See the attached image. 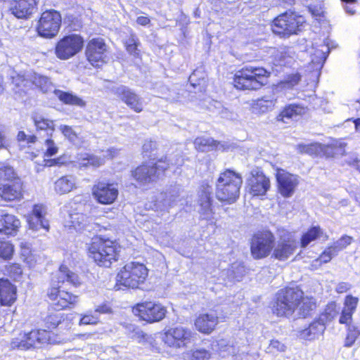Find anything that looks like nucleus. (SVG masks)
Listing matches in <instances>:
<instances>
[{
	"mask_svg": "<svg viewBox=\"0 0 360 360\" xmlns=\"http://www.w3.org/2000/svg\"><path fill=\"white\" fill-rule=\"evenodd\" d=\"M65 282L74 286L80 284L78 276L66 266L61 265L58 271L53 274L50 288L47 290V296L57 311L49 312L44 319L45 325L49 329L56 328L63 319L64 314L58 311L74 305L77 302V296L60 290V284Z\"/></svg>",
	"mask_w": 360,
	"mask_h": 360,
	"instance_id": "nucleus-1",
	"label": "nucleus"
},
{
	"mask_svg": "<svg viewBox=\"0 0 360 360\" xmlns=\"http://www.w3.org/2000/svg\"><path fill=\"white\" fill-rule=\"evenodd\" d=\"M269 75L263 68L248 65L236 72L233 85L240 90H257L266 84Z\"/></svg>",
	"mask_w": 360,
	"mask_h": 360,
	"instance_id": "nucleus-2",
	"label": "nucleus"
},
{
	"mask_svg": "<svg viewBox=\"0 0 360 360\" xmlns=\"http://www.w3.org/2000/svg\"><path fill=\"white\" fill-rule=\"evenodd\" d=\"M243 179L240 174L227 169L222 172L216 184V196L220 201L233 203L238 198Z\"/></svg>",
	"mask_w": 360,
	"mask_h": 360,
	"instance_id": "nucleus-3",
	"label": "nucleus"
},
{
	"mask_svg": "<svg viewBox=\"0 0 360 360\" xmlns=\"http://www.w3.org/2000/svg\"><path fill=\"white\" fill-rule=\"evenodd\" d=\"M89 256L95 262L104 267H110L117 259V248L115 243L109 239L96 237L89 248Z\"/></svg>",
	"mask_w": 360,
	"mask_h": 360,
	"instance_id": "nucleus-4",
	"label": "nucleus"
},
{
	"mask_svg": "<svg viewBox=\"0 0 360 360\" xmlns=\"http://www.w3.org/2000/svg\"><path fill=\"white\" fill-rule=\"evenodd\" d=\"M302 290L295 288L280 290L272 303L274 314L279 317H289L296 310V306L301 298Z\"/></svg>",
	"mask_w": 360,
	"mask_h": 360,
	"instance_id": "nucleus-5",
	"label": "nucleus"
},
{
	"mask_svg": "<svg viewBox=\"0 0 360 360\" xmlns=\"http://www.w3.org/2000/svg\"><path fill=\"white\" fill-rule=\"evenodd\" d=\"M51 333L46 330H32L23 332L12 339L10 347L13 349L27 350L42 347L51 343Z\"/></svg>",
	"mask_w": 360,
	"mask_h": 360,
	"instance_id": "nucleus-6",
	"label": "nucleus"
},
{
	"mask_svg": "<svg viewBox=\"0 0 360 360\" xmlns=\"http://www.w3.org/2000/svg\"><path fill=\"white\" fill-rule=\"evenodd\" d=\"M148 276V269L143 264L137 262H130L125 264L116 276L118 285L131 288H137L143 283Z\"/></svg>",
	"mask_w": 360,
	"mask_h": 360,
	"instance_id": "nucleus-7",
	"label": "nucleus"
},
{
	"mask_svg": "<svg viewBox=\"0 0 360 360\" xmlns=\"http://www.w3.org/2000/svg\"><path fill=\"white\" fill-rule=\"evenodd\" d=\"M302 16L292 12H285L274 19L272 31L277 35L285 37L301 31L304 24Z\"/></svg>",
	"mask_w": 360,
	"mask_h": 360,
	"instance_id": "nucleus-8",
	"label": "nucleus"
},
{
	"mask_svg": "<svg viewBox=\"0 0 360 360\" xmlns=\"http://www.w3.org/2000/svg\"><path fill=\"white\" fill-rule=\"evenodd\" d=\"M174 163L167 158L156 162H150L138 167L132 172V176L141 184H146L155 181L169 165ZM174 164H177L175 162Z\"/></svg>",
	"mask_w": 360,
	"mask_h": 360,
	"instance_id": "nucleus-9",
	"label": "nucleus"
},
{
	"mask_svg": "<svg viewBox=\"0 0 360 360\" xmlns=\"http://www.w3.org/2000/svg\"><path fill=\"white\" fill-rule=\"evenodd\" d=\"M196 333L190 328L177 326L169 328L165 333V344L176 349L186 348L195 339Z\"/></svg>",
	"mask_w": 360,
	"mask_h": 360,
	"instance_id": "nucleus-10",
	"label": "nucleus"
},
{
	"mask_svg": "<svg viewBox=\"0 0 360 360\" xmlns=\"http://www.w3.org/2000/svg\"><path fill=\"white\" fill-rule=\"evenodd\" d=\"M61 25V15L55 10L43 12L38 21L37 31L44 38H53L57 35Z\"/></svg>",
	"mask_w": 360,
	"mask_h": 360,
	"instance_id": "nucleus-11",
	"label": "nucleus"
},
{
	"mask_svg": "<svg viewBox=\"0 0 360 360\" xmlns=\"http://www.w3.org/2000/svg\"><path fill=\"white\" fill-rule=\"evenodd\" d=\"M274 235L270 231H264L255 234L251 241V255L255 259L267 257L274 248Z\"/></svg>",
	"mask_w": 360,
	"mask_h": 360,
	"instance_id": "nucleus-12",
	"label": "nucleus"
},
{
	"mask_svg": "<svg viewBox=\"0 0 360 360\" xmlns=\"http://www.w3.org/2000/svg\"><path fill=\"white\" fill-rule=\"evenodd\" d=\"M84 40L78 34H70L64 37L56 44L55 49L56 56L60 60H68L82 49Z\"/></svg>",
	"mask_w": 360,
	"mask_h": 360,
	"instance_id": "nucleus-13",
	"label": "nucleus"
},
{
	"mask_svg": "<svg viewBox=\"0 0 360 360\" xmlns=\"http://www.w3.org/2000/svg\"><path fill=\"white\" fill-rule=\"evenodd\" d=\"M298 248V243L291 233H287L274 241L271 257L279 261H285L292 256Z\"/></svg>",
	"mask_w": 360,
	"mask_h": 360,
	"instance_id": "nucleus-14",
	"label": "nucleus"
},
{
	"mask_svg": "<svg viewBox=\"0 0 360 360\" xmlns=\"http://www.w3.org/2000/svg\"><path fill=\"white\" fill-rule=\"evenodd\" d=\"M134 315L150 323L160 321L166 315V308L159 303L146 302L136 304L133 308Z\"/></svg>",
	"mask_w": 360,
	"mask_h": 360,
	"instance_id": "nucleus-15",
	"label": "nucleus"
},
{
	"mask_svg": "<svg viewBox=\"0 0 360 360\" xmlns=\"http://www.w3.org/2000/svg\"><path fill=\"white\" fill-rule=\"evenodd\" d=\"M86 56L89 62L99 68L107 62V45L102 38L90 40L86 46Z\"/></svg>",
	"mask_w": 360,
	"mask_h": 360,
	"instance_id": "nucleus-16",
	"label": "nucleus"
},
{
	"mask_svg": "<svg viewBox=\"0 0 360 360\" xmlns=\"http://www.w3.org/2000/svg\"><path fill=\"white\" fill-rule=\"evenodd\" d=\"M111 92L134 112H141L143 110V98L129 87L120 84L113 86Z\"/></svg>",
	"mask_w": 360,
	"mask_h": 360,
	"instance_id": "nucleus-17",
	"label": "nucleus"
},
{
	"mask_svg": "<svg viewBox=\"0 0 360 360\" xmlns=\"http://www.w3.org/2000/svg\"><path fill=\"white\" fill-rule=\"evenodd\" d=\"M118 188L114 184L98 181L92 188L95 200L103 205L112 204L118 196Z\"/></svg>",
	"mask_w": 360,
	"mask_h": 360,
	"instance_id": "nucleus-18",
	"label": "nucleus"
},
{
	"mask_svg": "<svg viewBox=\"0 0 360 360\" xmlns=\"http://www.w3.org/2000/svg\"><path fill=\"white\" fill-rule=\"evenodd\" d=\"M271 186L269 179L259 168L253 169L248 179V191L253 196L264 195Z\"/></svg>",
	"mask_w": 360,
	"mask_h": 360,
	"instance_id": "nucleus-19",
	"label": "nucleus"
},
{
	"mask_svg": "<svg viewBox=\"0 0 360 360\" xmlns=\"http://www.w3.org/2000/svg\"><path fill=\"white\" fill-rule=\"evenodd\" d=\"M212 187L207 184L202 185L198 192V213L202 219L212 221L214 212L212 206Z\"/></svg>",
	"mask_w": 360,
	"mask_h": 360,
	"instance_id": "nucleus-20",
	"label": "nucleus"
},
{
	"mask_svg": "<svg viewBox=\"0 0 360 360\" xmlns=\"http://www.w3.org/2000/svg\"><path fill=\"white\" fill-rule=\"evenodd\" d=\"M278 191L285 198L291 197L299 184L298 177L283 169H278L276 173Z\"/></svg>",
	"mask_w": 360,
	"mask_h": 360,
	"instance_id": "nucleus-21",
	"label": "nucleus"
},
{
	"mask_svg": "<svg viewBox=\"0 0 360 360\" xmlns=\"http://www.w3.org/2000/svg\"><path fill=\"white\" fill-rule=\"evenodd\" d=\"M45 215L46 209L43 205H34L32 214L27 217L29 229L33 231H39L41 229L48 231L49 224Z\"/></svg>",
	"mask_w": 360,
	"mask_h": 360,
	"instance_id": "nucleus-22",
	"label": "nucleus"
},
{
	"mask_svg": "<svg viewBox=\"0 0 360 360\" xmlns=\"http://www.w3.org/2000/svg\"><path fill=\"white\" fill-rule=\"evenodd\" d=\"M219 323V318L215 311L200 314L195 320V327L201 333L210 334Z\"/></svg>",
	"mask_w": 360,
	"mask_h": 360,
	"instance_id": "nucleus-23",
	"label": "nucleus"
},
{
	"mask_svg": "<svg viewBox=\"0 0 360 360\" xmlns=\"http://www.w3.org/2000/svg\"><path fill=\"white\" fill-rule=\"evenodd\" d=\"M22 182L21 179H17V181L0 186V197L6 201L20 200L22 197Z\"/></svg>",
	"mask_w": 360,
	"mask_h": 360,
	"instance_id": "nucleus-24",
	"label": "nucleus"
},
{
	"mask_svg": "<svg viewBox=\"0 0 360 360\" xmlns=\"http://www.w3.org/2000/svg\"><path fill=\"white\" fill-rule=\"evenodd\" d=\"M15 300L16 288L8 279H0V304L11 306Z\"/></svg>",
	"mask_w": 360,
	"mask_h": 360,
	"instance_id": "nucleus-25",
	"label": "nucleus"
},
{
	"mask_svg": "<svg viewBox=\"0 0 360 360\" xmlns=\"http://www.w3.org/2000/svg\"><path fill=\"white\" fill-rule=\"evenodd\" d=\"M35 5V0H15L11 11L18 18H26L32 13Z\"/></svg>",
	"mask_w": 360,
	"mask_h": 360,
	"instance_id": "nucleus-26",
	"label": "nucleus"
},
{
	"mask_svg": "<svg viewBox=\"0 0 360 360\" xmlns=\"http://www.w3.org/2000/svg\"><path fill=\"white\" fill-rule=\"evenodd\" d=\"M20 226V220L14 215L5 214L0 218V233L15 235Z\"/></svg>",
	"mask_w": 360,
	"mask_h": 360,
	"instance_id": "nucleus-27",
	"label": "nucleus"
},
{
	"mask_svg": "<svg viewBox=\"0 0 360 360\" xmlns=\"http://www.w3.org/2000/svg\"><path fill=\"white\" fill-rule=\"evenodd\" d=\"M76 177L72 175L63 176L54 183V190L59 195H64L76 188Z\"/></svg>",
	"mask_w": 360,
	"mask_h": 360,
	"instance_id": "nucleus-28",
	"label": "nucleus"
},
{
	"mask_svg": "<svg viewBox=\"0 0 360 360\" xmlns=\"http://www.w3.org/2000/svg\"><path fill=\"white\" fill-rule=\"evenodd\" d=\"M316 307L315 300L312 297L304 296V292L302 291L301 298L298 301L296 306L297 315L300 317L305 318L310 315L311 312Z\"/></svg>",
	"mask_w": 360,
	"mask_h": 360,
	"instance_id": "nucleus-29",
	"label": "nucleus"
},
{
	"mask_svg": "<svg viewBox=\"0 0 360 360\" xmlns=\"http://www.w3.org/2000/svg\"><path fill=\"white\" fill-rule=\"evenodd\" d=\"M37 131H44L47 136H52L55 131L53 120L45 118L42 115L34 112L31 117Z\"/></svg>",
	"mask_w": 360,
	"mask_h": 360,
	"instance_id": "nucleus-30",
	"label": "nucleus"
},
{
	"mask_svg": "<svg viewBox=\"0 0 360 360\" xmlns=\"http://www.w3.org/2000/svg\"><path fill=\"white\" fill-rule=\"evenodd\" d=\"M326 329V324L320 319L313 321L307 328L301 332L302 338L307 340H314L323 334Z\"/></svg>",
	"mask_w": 360,
	"mask_h": 360,
	"instance_id": "nucleus-31",
	"label": "nucleus"
},
{
	"mask_svg": "<svg viewBox=\"0 0 360 360\" xmlns=\"http://www.w3.org/2000/svg\"><path fill=\"white\" fill-rule=\"evenodd\" d=\"M54 94L64 104L75 105L80 108L86 106V102L82 98H79L72 93L56 89L54 90Z\"/></svg>",
	"mask_w": 360,
	"mask_h": 360,
	"instance_id": "nucleus-32",
	"label": "nucleus"
},
{
	"mask_svg": "<svg viewBox=\"0 0 360 360\" xmlns=\"http://www.w3.org/2000/svg\"><path fill=\"white\" fill-rule=\"evenodd\" d=\"M178 197V191L175 189L168 192L161 193L157 198L156 205L160 208L170 207L176 202Z\"/></svg>",
	"mask_w": 360,
	"mask_h": 360,
	"instance_id": "nucleus-33",
	"label": "nucleus"
},
{
	"mask_svg": "<svg viewBox=\"0 0 360 360\" xmlns=\"http://www.w3.org/2000/svg\"><path fill=\"white\" fill-rule=\"evenodd\" d=\"M213 348L220 353L226 352L229 354L236 355L240 349L233 340L220 339L213 345Z\"/></svg>",
	"mask_w": 360,
	"mask_h": 360,
	"instance_id": "nucleus-34",
	"label": "nucleus"
},
{
	"mask_svg": "<svg viewBox=\"0 0 360 360\" xmlns=\"http://www.w3.org/2000/svg\"><path fill=\"white\" fill-rule=\"evenodd\" d=\"M76 158L75 162L79 167H99L103 164L102 159L86 153L78 154Z\"/></svg>",
	"mask_w": 360,
	"mask_h": 360,
	"instance_id": "nucleus-35",
	"label": "nucleus"
},
{
	"mask_svg": "<svg viewBox=\"0 0 360 360\" xmlns=\"http://www.w3.org/2000/svg\"><path fill=\"white\" fill-rule=\"evenodd\" d=\"M17 179H20V178L13 167L4 165L0 167V186L17 181Z\"/></svg>",
	"mask_w": 360,
	"mask_h": 360,
	"instance_id": "nucleus-36",
	"label": "nucleus"
},
{
	"mask_svg": "<svg viewBox=\"0 0 360 360\" xmlns=\"http://www.w3.org/2000/svg\"><path fill=\"white\" fill-rule=\"evenodd\" d=\"M304 111L303 108L296 105H290L285 108L278 116V120L282 121L285 123H288V120L294 118L295 117L301 115Z\"/></svg>",
	"mask_w": 360,
	"mask_h": 360,
	"instance_id": "nucleus-37",
	"label": "nucleus"
},
{
	"mask_svg": "<svg viewBox=\"0 0 360 360\" xmlns=\"http://www.w3.org/2000/svg\"><path fill=\"white\" fill-rule=\"evenodd\" d=\"M276 100L271 96H264L255 101L253 109L259 113H264L271 110L275 105Z\"/></svg>",
	"mask_w": 360,
	"mask_h": 360,
	"instance_id": "nucleus-38",
	"label": "nucleus"
},
{
	"mask_svg": "<svg viewBox=\"0 0 360 360\" xmlns=\"http://www.w3.org/2000/svg\"><path fill=\"white\" fill-rule=\"evenodd\" d=\"M30 79L32 84L43 93H47L52 89V84L47 77L34 73Z\"/></svg>",
	"mask_w": 360,
	"mask_h": 360,
	"instance_id": "nucleus-39",
	"label": "nucleus"
},
{
	"mask_svg": "<svg viewBox=\"0 0 360 360\" xmlns=\"http://www.w3.org/2000/svg\"><path fill=\"white\" fill-rule=\"evenodd\" d=\"M322 233L323 232L319 226H313L302 235L300 241L301 247L302 248H307L312 241L320 237Z\"/></svg>",
	"mask_w": 360,
	"mask_h": 360,
	"instance_id": "nucleus-40",
	"label": "nucleus"
},
{
	"mask_svg": "<svg viewBox=\"0 0 360 360\" xmlns=\"http://www.w3.org/2000/svg\"><path fill=\"white\" fill-rule=\"evenodd\" d=\"M360 335V326L356 323H350L347 327V336L345 340V347H351Z\"/></svg>",
	"mask_w": 360,
	"mask_h": 360,
	"instance_id": "nucleus-41",
	"label": "nucleus"
},
{
	"mask_svg": "<svg viewBox=\"0 0 360 360\" xmlns=\"http://www.w3.org/2000/svg\"><path fill=\"white\" fill-rule=\"evenodd\" d=\"M125 334L130 338L139 342L145 339L144 333L137 326L131 323H123Z\"/></svg>",
	"mask_w": 360,
	"mask_h": 360,
	"instance_id": "nucleus-42",
	"label": "nucleus"
},
{
	"mask_svg": "<svg viewBox=\"0 0 360 360\" xmlns=\"http://www.w3.org/2000/svg\"><path fill=\"white\" fill-rule=\"evenodd\" d=\"M195 148L199 151H207L216 146V141L209 137H198L194 141Z\"/></svg>",
	"mask_w": 360,
	"mask_h": 360,
	"instance_id": "nucleus-43",
	"label": "nucleus"
},
{
	"mask_svg": "<svg viewBox=\"0 0 360 360\" xmlns=\"http://www.w3.org/2000/svg\"><path fill=\"white\" fill-rule=\"evenodd\" d=\"M328 48L324 44L319 46V49L315 51V58L311 59V62L316 64L317 68H321L326 60Z\"/></svg>",
	"mask_w": 360,
	"mask_h": 360,
	"instance_id": "nucleus-44",
	"label": "nucleus"
},
{
	"mask_svg": "<svg viewBox=\"0 0 360 360\" xmlns=\"http://www.w3.org/2000/svg\"><path fill=\"white\" fill-rule=\"evenodd\" d=\"M338 311L335 303L328 304L325 309L324 312L320 316L319 319L325 323L331 321L336 317Z\"/></svg>",
	"mask_w": 360,
	"mask_h": 360,
	"instance_id": "nucleus-45",
	"label": "nucleus"
},
{
	"mask_svg": "<svg viewBox=\"0 0 360 360\" xmlns=\"http://www.w3.org/2000/svg\"><path fill=\"white\" fill-rule=\"evenodd\" d=\"M245 274V269L243 265L239 263H234L229 269V276L233 281H239Z\"/></svg>",
	"mask_w": 360,
	"mask_h": 360,
	"instance_id": "nucleus-46",
	"label": "nucleus"
},
{
	"mask_svg": "<svg viewBox=\"0 0 360 360\" xmlns=\"http://www.w3.org/2000/svg\"><path fill=\"white\" fill-rule=\"evenodd\" d=\"M352 237L345 235V236H342L339 240L335 241L333 243V245L330 247L331 248V249H333V250L335 252V254L338 255V253L340 250L345 249L347 246L350 245L352 243Z\"/></svg>",
	"mask_w": 360,
	"mask_h": 360,
	"instance_id": "nucleus-47",
	"label": "nucleus"
},
{
	"mask_svg": "<svg viewBox=\"0 0 360 360\" xmlns=\"http://www.w3.org/2000/svg\"><path fill=\"white\" fill-rule=\"evenodd\" d=\"M13 246L8 242H0V257L4 259H11L13 253Z\"/></svg>",
	"mask_w": 360,
	"mask_h": 360,
	"instance_id": "nucleus-48",
	"label": "nucleus"
},
{
	"mask_svg": "<svg viewBox=\"0 0 360 360\" xmlns=\"http://www.w3.org/2000/svg\"><path fill=\"white\" fill-rule=\"evenodd\" d=\"M358 302V297H354L351 295H347L345 300V307L343 309L354 314L356 311Z\"/></svg>",
	"mask_w": 360,
	"mask_h": 360,
	"instance_id": "nucleus-49",
	"label": "nucleus"
},
{
	"mask_svg": "<svg viewBox=\"0 0 360 360\" xmlns=\"http://www.w3.org/2000/svg\"><path fill=\"white\" fill-rule=\"evenodd\" d=\"M60 130L70 142L75 143L77 140V134L71 127L67 125H60Z\"/></svg>",
	"mask_w": 360,
	"mask_h": 360,
	"instance_id": "nucleus-50",
	"label": "nucleus"
},
{
	"mask_svg": "<svg viewBox=\"0 0 360 360\" xmlns=\"http://www.w3.org/2000/svg\"><path fill=\"white\" fill-rule=\"evenodd\" d=\"M51 137V136H47V138L44 140V146L46 148L45 155L47 157L55 155L58 153V150L57 146Z\"/></svg>",
	"mask_w": 360,
	"mask_h": 360,
	"instance_id": "nucleus-51",
	"label": "nucleus"
},
{
	"mask_svg": "<svg viewBox=\"0 0 360 360\" xmlns=\"http://www.w3.org/2000/svg\"><path fill=\"white\" fill-rule=\"evenodd\" d=\"M275 57L278 65H285L290 63L289 59L290 57L287 56V51L285 48L275 51Z\"/></svg>",
	"mask_w": 360,
	"mask_h": 360,
	"instance_id": "nucleus-52",
	"label": "nucleus"
},
{
	"mask_svg": "<svg viewBox=\"0 0 360 360\" xmlns=\"http://www.w3.org/2000/svg\"><path fill=\"white\" fill-rule=\"evenodd\" d=\"M6 271L9 276L17 279L22 273V268L18 264H11L6 266Z\"/></svg>",
	"mask_w": 360,
	"mask_h": 360,
	"instance_id": "nucleus-53",
	"label": "nucleus"
},
{
	"mask_svg": "<svg viewBox=\"0 0 360 360\" xmlns=\"http://www.w3.org/2000/svg\"><path fill=\"white\" fill-rule=\"evenodd\" d=\"M300 80V75L299 74H294L289 75L281 84L285 88H292L299 83Z\"/></svg>",
	"mask_w": 360,
	"mask_h": 360,
	"instance_id": "nucleus-54",
	"label": "nucleus"
},
{
	"mask_svg": "<svg viewBox=\"0 0 360 360\" xmlns=\"http://www.w3.org/2000/svg\"><path fill=\"white\" fill-rule=\"evenodd\" d=\"M211 355V353L205 349H196L192 354L193 360H209Z\"/></svg>",
	"mask_w": 360,
	"mask_h": 360,
	"instance_id": "nucleus-55",
	"label": "nucleus"
},
{
	"mask_svg": "<svg viewBox=\"0 0 360 360\" xmlns=\"http://www.w3.org/2000/svg\"><path fill=\"white\" fill-rule=\"evenodd\" d=\"M335 255H337L335 252L329 246L322 252L319 259L323 264H326L329 262L333 258V257Z\"/></svg>",
	"mask_w": 360,
	"mask_h": 360,
	"instance_id": "nucleus-56",
	"label": "nucleus"
},
{
	"mask_svg": "<svg viewBox=\"0 0 360 360\" xmlns=\"http://www.w3.org/2000/svg\"><path fill=\"white\" fill-rule=\"evenodd\" d=\"M71 222L72 224V226L75 229H81L84 227L82 225V221L84 219V216L82 214H74L70 215Z\"/></svg>",
	"mask_w": 360,
	"mask_h": 360,
	"instance_id": "nucleus-57",
	"label": "nucleus"
},
{
	"mask_svg": "<svg viewBox=\"0 0 360 360\" xmlns=\"http://www.w3.org/2000/svg\"><path fill=\"white\" fill-rule=\"evenodd\" d=\"M352 315L353 313L342 309L339 319V323L341 324H346L348 326L349 324L352 323Z\"/></svg>",
	"mask_w": 360,
	"mask_h": 360,
	"instance_id": "nucleus-58",
	"label": "nucleus"
},
{
	"mask_svg": "<svg viewBox=\"0 0 360 360\" xmlns=\"http://www.w3.org/2000/svg\"><path fill=\"white\" fill-rule=\"evenodd\" d=\"M98 321V318L97 316L93 315H84L81 319L79 324L80 325H87V324H96Z\"/></svg>",
	"mask_w": 360,
	"mask_h": 360,
	"instance_id": "nucleus-59",
	"label": "nucleus"
},
{
	"mask_svg": "<svg viewBox=\"0 0 360 360\" xmlns=\"http://www.w3.org/2000/svg\"><path fill=\"white\" fill-rule=\"evenodd\" d=\"M346 145L347 144L345 142L340 141H335L332 143V146L336 150V153L342 155H344L345 153V148Z\"/></svg>",
	"mask_w": 360,
	"mask_h": 360,
	"instance_id": "nucleus-60",
	"label": "nucleus"
},
{
	"mask_svg": "<svg viewBox=\"0 0 360 360\" xmlns=\"http://www.w3.org/2000/svg\"><path fill=\"white\" fill-rule=\"evenodd\" d=\"M269 349L271 352H273L274 349L282 352L285 350V346L278 340H271Z\"/></svg>",
	"mask_w": 360,
	"mask_h": 360,
	"instance_id": "nucleus-61",
	"label": "nucleus"
},
{
	"mask_svg": "<svg viewBox=\"0 0 360 360\" xmlns=\"http://www.w3.org/2000/svg\"><path fill=\"white\" fill-rule=\"evenodd\" d=\"M352 288V285L347 282H341L339 283L335 288V290L338 293H344L350 290Z\"/></svg>",
	"mask_w": 360,
	"mask_h": 360,
	"instance_id": "nucleus-62",
	"label": "nucleus"
},
{
	"mask_svg": "<svg viewBox=\"0 0 360 360\" xmlns=\"http://www.w3.org/2000/svg\"><path fill=\"white\" fill-rule=\"evenodd\" d=\"M8 140L7 139L4 131L0 129V149H8Z\"/></svg>",
	"mask_w": 360,
	"mask_h": 360,
	"instance_id": "nucleus-63",
	"label": "nucleus"
},
{
	"mask_svg": "<svg viewBox=\"0 0 360 360\" xmlns=\"http://www.w3.org/2000/svg\"><path fill=\"white\" fill-rule=\"evenodd\" d=\"M346 163L360 172V160L357 158H352L346 160Z\"/></svg>",
	"mask_w": 360,
	"mask_h": 360,
	"instance_id": "nucleus-64",
	"label": "nucleus"
}]
</instances>
